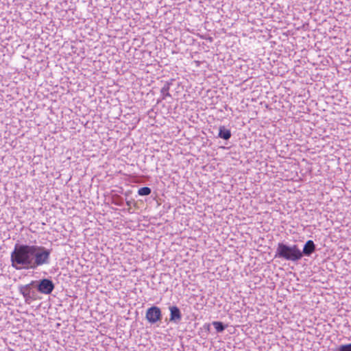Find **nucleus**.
Segmentation results:
<instances>
[{"label":"nucleus","mask_w":351,"mask_h":351,"mask_svg":"<svg viewBox=\"0 0 351 351\" xmlns=\"http://www.w3.org/2000/svg\"><path fill=\"white\" fill-rule=\"evenodd\" d=\"M12 267L16 270L32 269V245L16 243L11 252Z\"/></svg>","instance_id":"nucleus-1"},{"label":"nucleus","mask_w":351,"mask_h":351,"mask_svg":"<svg viewBox=\"0 0 351 351\" xmlns=\"http://www.w3.org/2000/svg\"><path fill=\"white\" fill-rule=\"evenodd\" d=\"M276 258H280L285 261L298 262L301 260L300 249L295 244L289 245L283 242L278 243L276 250Z\"/></svg>","instance_id":"nucleus-2"},{"label":"nucleus","mask_w":351,"mask_h":351,"mask_svg":"<svg viewBox=\"0 0 351 351\" xmlns=\"http://www.w3.org/2000/svg\"><path fill=\"white\" fill-rule=\"evenodd\" d=\"M51 251V249H47L43 246L32 245V269L49 264Z\"/></svg>","instance_id":"nucleus-3"},{"label":"nucleus","mask_w":351,"mask_h":351,"mask_svg":"<svg viewBox=\"0 0 351 351\" xmlns=\"http://www.w3.org/2000/svg\"><path fill=\"white\" fill-rule=\"evenodd\" d=\"M32 285H34V287L39 293L45 295L51 294L55 288L54 283L49 278L32 280Z\"/></svg>","instance_id":"nucleus-4"},{"label":"nucleus","mask_w":351,"mask_h":351,"mask_svg":"<svg viewBox=\"0 0 351 351\" xmlns=\"http://www.w3.org/2000/svg\"><path fill=\"white\" fill-rule=\"evenodd\" d=\"M145 318L152 324L161 321L162 315L160 308L156 306L148 308L146 311Z\"/></svg>","instance_id":"nucleus-5"},{"label":"nucleus","mask_w":351,"mask_h":351,"mask_svg":"<svg viewBox=\"0 0 351 351\" xmlns=\"http://www.w3.org/2000/svg\"><path fill=\"white\" fill-rule=\"evenodd\" d=\"M34 285L29 284L19 287V293L23 296L25 302L29 304L32 300H35V291L33 290Z\"/></svg>","instance_id":"nucleus-6"},{"label":"nucleus","mask_w":351,"mask_h":351,"mask_svg":"<svg viewBox=\"0 0 351 351\" xmlns=\"http://www.w3.org/2000/svg\"><path fill=\"white\" fill-rule=\"evenodd\" d=\"M316 251V245L313 241L308 240L303 247L302 250H300L301 252V258L304 256H311L313 253Z\"/></svg>","instance_id":"nucleus-7"},{"label":"nucleus","mask_w":351,"mask_h":351,"mask_svg":"<svg viewBox=\"0 0 351 351\" xmlns=\"http://www.w3.org/2000/svg\"><path fill=\"white\" fill-rule=\"evenodd\" d=\"M170 311L169 322L178 324L182 319V313L180 308L176 306L169 307Z\"/></svg>","instance_id":"nucleus-8"},{"label":"nucleus","mask_w":351,"mask_h":351,"mask_svg":"<svg viewBox=\"0 0 351 351\" xmlns=\"http://www.w3.org/2000/svg\"><path fill=\"white\" fill-rule=\"evenodd\" d=\"M232 136L230 130L227 129L224 125H221L219 128L218 136L223 140H229Z\"/></svg>","instance_id":"nucleus-9"},{"label":"nucleus","mask_w":351,"mask_h":351,"mask_svg":"<svg viewBox=\"0 0 351 351\" xmlns=\"http://www.w3.org/2000/svg\"><path fill=\"white\" fill-rule=\"evenodd\" d=\"M173 80H171L170 81L166 82L160 90V93L162 95V99H165L167 97H171L169 91L170 89V86L172 84V82Z\"/></svg>","instance_id":"nucleus-10"},{"label":"nucleus","mask_w":351,"mask_h":351,"mask_svg":"<svg viewBox=\"0 0 351 351\" xmlns=\"http://www.w3.org/2000/svg\"><path fill=\"white\" fill-rule=\"evenodd\" d=\"M212 324L214 326L217 332H223L227 326L223 322L218 321L213 322Z\"/></svg>","instance_id":"nucleus-11"},{"label":"nucleus","mask_w":351,"mask_h":351,"mask_svg":"<svg viewBox=\"0 0 351 351\" xmlns=\"http://www.w3.org/2000/svg\"><path fill=\"white\" fill-rule=\"evenodd\" d=\"M152 193V189L148 186L141 187L138 190V194L141 196L149 195Z\"/></svg>","instance_id":"nucleus-12"},{"label":"nucleus","mask_w":351,"mask_h":351,"mask_svg":"<svg viewBox=\"0 0 351 351\" xmlns=\"http://www.w3.org/2000/svg\"><path fill=\"white\" fill-rule=\"evenodd\" d=\"M335 351H351V343L341 345Z\"/></svg>","instance_id":"nucleus-13"},{"label":"nucleus","mask_w":351,"mask_h":351,"mask_svg":"<svg viewBox=\"0 0 351 351\" xmlns=\"http://www.w3.org/2000/svg\"><path fill=\"white\" fill-rule=\"evenodd\" d=\"M131 204H132V201H130V200L126 201V204H127L128 206H131Z\"/></svg>","instance_id":"nucleus-14"}]
</instances>
